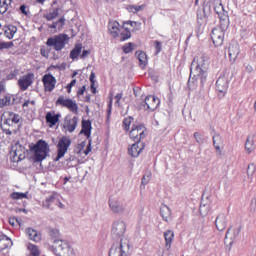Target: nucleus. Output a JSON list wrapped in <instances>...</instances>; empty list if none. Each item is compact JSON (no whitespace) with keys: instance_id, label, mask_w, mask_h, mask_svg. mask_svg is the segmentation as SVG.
Listing matches in <instances>:
<instances>
[{"instance_id":"1","label":"nucleus","mask_w":256,"mask_h":256,"mask_svg":"<svg viewBox=\"0 0 256 256\" xmlns=\"http://www.w3.org/2000/svg\"><path fill=\"white\" fill-rule=\"evenodd\" d=\"M125 231H127V225L123 220H116L112 223L111 235L113 239H120V243L112 245L109 256H131L129 239L123 238Z\"/></svg>"},{"instance_id":"2","label":"nucleus","mask_w":256,"mask_h":256,"mask_svg":"<svg viewBox=\"0 0 256 256\" xmlns=\"http://www.w3.org/2000/svg\"><path fill=\"white\" fill-rule=\"evenodd\" d=\"M199 77L201 80V84L205 85V81H207V70L209 69V56L205 54H201L200 56L194 57L191 68H190V76L193 75Z\"/></svg>"},{"instance_id":"3","label":"nucleus","mask_w":256,"mask_h":256,"mask_svg":"<svg viewBox=\"0 0 256 256\" xmlns=\"http://www.w3.org/2000/svg\"><path fill=\"white\" fill-rule=\"evenodd\" d=\"M30 153H33L34 163H41L49 157L51 153V148L47 141L40 139L36 143L29 144Z\"/></svg>"},{"instance_id":"4","label":"nucleus","mask_w":256,"mask_h":256,"mask_svg":"<svg viewBox=\"0 0 256 256\" xmlns=\"http://www.w3.org/2000/svg\"><path fill=\"white\" fill-rule=\"evenodd\" d=\"M68 41H69V35L62 33V34L49 37L46 41V45L47 47H54L56 51H63Z\"/></svg>"},{"instance_id":"5","label":"nucleus","mask_w":256,"mask_h":256,"mask_svg":"<svg viewBox=\"0 0 256 256\" xmlns=\"http://www.w3.org/2000/svg\"><path fill=\"white\" fill-rule=\"evenodd\" d=\"M69 147H71V138L67 136L60 138L57 144V156L54 158V161L57 162L63 159V157H65V153L69 151Z\"/></svg>"},{"instance_id":"6","label":"nucleus","mask_w":256,"mask_h":256,"mask_svg":"<svg viewBox=\"0 0 256 256\" xmlns=\"http://www.w3.org/2000/svg\"><path fill=\"white\" fill-rule=\"evenodd\" d=\"M145 125L143 124H133L129 132L130 139L134 142H142L141 139H145Z\"/></svg>"},{"instance_id":"7","label":"nucleus","mask_w":256,"mask_h":256,"mask_svg":"<svg viewBox=\"0 0 256 256\" xmlns=\"http://www.w3.org/2000/svg\"><path fill=\"white\" fill-rule=\"evenodd\" d=\"M1 123L3 125H8V127H15V125H19L21 121V115L15 112H6L0 118Z\"/></svg>"},{"instance_id":"8","label":"nucleus","mask_w":256,"mask_h":256,"mask_svg":"<svg viewBox=\"0 0 256 256\" xmlns=\"http://www.w3.org/2000/svg\"><path fill=\"white\" fill-rule=\"evenodd\" d=\"M59 243V245L55 246V250H53V253L56 256H76L75 250L69 245L67 241Z\"/></svg>"},{"instance_id":"9","label":"nucleus","mask_w":256,"mask_h":256,"mask_svg":"<svg viewBox=\"0 0 256 256\" xmlns=\"http://www.w3.org/2000/svg\"><path fill=\"white\" fill-rule=\"evenodd\" d=\"M159 105H161V100L154 95L147 96L142 103L144 111L149 112L155 111Z\"/></svg>"},{"instance_id":"10","label":"nucleus","mask_w":256,"mask_h":256,"mask_svg":"<svg viewBox=\"0 0 256 256\" xmlns=\"http://www.w3.org/2000/svg\"><path fill=\"white\" fill-rule=\"evenodd\" d=\"M56 105H60L61 107H67V109H69V111H71L72 113H79V106L77 105V103L73 101V99H65V96H59L56 101Z\"/></svg>"},{"instance_id":"11","label":"nucleus","mask_w":256,"mask_h":256,"mask_svg":"<svg viewBox=\"0 0 256 256\" xmlns=\"http://www.w3.org/2000/svg\"><path fill=\"white\" fill-rule=\"evenodd\" d=\"M211 13V5H204L203 9L197 10V23L199 27H203V25H207V21L209 20V14Z\"/></svg>"},{"instance_id":"12","label":"nucleus","mask_w":256,"mask_h":256,"mask_svg":"<svg viewBox=\"0 0 256 256\" xmlns=\"http://www.w3.org/2000/svg\"><path fill=\"white\" fill-rule=\"evenodd\" d=\"M225 29L220 27L212 30L211 39L215 47H221L223 45V41H225Z\"/></svg>"},{"instance_id":"13","label":"nucleus","mask_w":256,"mask_h":256,"mask_svg":"<svg viewBox=\"0 0 256 256\" xmlns=\"http://www.w3.org/2000/svg\"><path fill=\"white\" fill-rule=\"evenodd\" d=\"M35 79V74L27 73L24 76H21L18 80V87L20 91H27L29 87L33 85V80Z\"/></svg>"},{"instance_id":"14","label":"nucleus","mask_w":256,"mask_h":256,"mask_svg":"<svg viewBox=\"0 0 256 256\" xmlns=\"http://www.w3.org/2000/svg\"><path fill=\"white\" fill-rule=\"evenodd\" d=\"M42 83L44 85V91L51 93L55 89V85H57V79L53 74H45L42 77Z\"/></svg>"},{"instance_id":"15","label":"nucleus","mask_w":256,"mask_h":256,"mask_svg":"<svg viewBox=\"0 0 256 256\" xmlns=\"http://www.w3.org/2000/svg\"><path fill=\"white\" fill-rule=\"evenodd\" d=\"M216 89L222 97H225V93H227L229 89V78L225 75H221L216 81Z\"/></svg>"},{"instance_id":"16","label":"nucleus","mask_w":256,"mask_h":256,"mask_svg":"<svg viewBox=\"0 0 256 256\" xmlns=\"http://www.w3.org/2000/svg\"><path fill=\"white\" fill-rule=\"evenodd\" d=\"M144 149L145 142H134V144L128 147V155H130V157L137 158L141 153H143Z\"/></svg>"},{"instance_id":"17","label":"nucleus","mask_w":256,"mask_h":256,"mask_svg":"<svg viewBox=\"0 0 256 256\" xmlns=\"http://www.w3.org/2000/svg\"><path fill=\"white\" fill-rule=\"evenodd\" d=\"M43 207H46V209H55V207H60V209H63V203L59 201V198L52 195L46 198V200L43 202Z\"/></svg>"},{"instance_id":"18","label":"nucleus","mask_w":256,"mask_h":256,"mask_svg":"<svg viewBox=\"0 0 256 256\" xmlns=\"http://www.w3.org/2000/svg\"><path fill=\"white\" fill-rule=\"evenodd\" d=\"M109 207L112 213H125V204L117 199H110L109 200Z\"/></svg>"},{"instance_id":"19","label":"nucleus","mask_w":256,"mask_h":256,"mask_svg":"<svg viewBox=\"0 0 256 256\" xmlns=\"http://www.w3.org/2000/svg\"><path fill=\"white\" fill-rule=\"evenodd\" d=\"M49 235L51 237V240L53 241L52 251H55V247L57 245H60V242H65L63 239H61V234L59 233V230L57 229H51L49 231Z\"/></svg>"},{"instance_id":"20","label":"nucleus","mask_w":256,"mask_h":256,"mask_svg":"<svg viewBox=\"0 0 256 256\" xmlns=\"http://www.w3.org/2000/svg\"><path fill=\"white\" fill-rule=\"evenodd\" d=\"M79 123V118L74 116L72 119H66L64 124V129H67L69 133H73L77 129Z\"/></svg>"},{"instance_id":"21","label":"nucleus","mask_w":256,"mask_h":256,"mask_svg":"<svg viewBox=\"0 0 256 256\" xmlns=\"http://www.w3.org/2000/svg\"><path fill=\"white\" fill-rule=\"evenodd\" d=\"M135 55H137L139 67H141L142 69H147V65H149V58H147V53L139 50L136 51Z\"/></svg>"},{"instance_id":"22","label":"nucleus","mask_w":256,"mask_h":256,"mask_svg":"<svg viewBox=\"0 0 256 256\" xmlns=\"http://www.w3.org/2000/svg\"><path fill=\"white\" fill-rule=\"evenodd\" d=\"M215 226L218 231H225L227 229V217L225 214H220L216 217Z\"/></svg>"},{"instance_id":"23","label":"nucleus","mask_w":256,"mask_h":256,"mask_svg":"<svg viewBox=\"0 0 256 256\" xmlns=\"http://www.w3.org/2000/svg\"><path fill=\"white\" fill-rule=\"evenodd\" d=\"M239 45H230L228 48V54H229V59L231 63H235L237 61V58L239 57Z\"/></svg>"},{"instance_id":"24","label":"nucleus","mask_w":256,"mask_h":256,"mask_svg":"<svg viewBox=\"0 0 256 256\" xmlns=\"http://www.w3.org/2000/svg\"><path fill=\"white\" fill-rule=\"evenodd\" d=\"M245 150L248 154L253 153L255 151V134H250L245 142Z\"/></svg>"},{"instance_id":"25","label":"nucleus","mask_w":256,"mask_h":256,"mask_svg":"<svg viewBox=\"0 0 256 256\" xmlns=\"http://www.w3.org/2000/svg\"><path fill=\"white\" fill-rule=\"evenodd\" d=\"M91 129H93V127L91 125V120H83L82 121V129H81L80 133L82 135H85V137H87V139H89V137H91Z\"/></svg>"},{"instance_id":"26","label":"nucleus","mask_w":256,"mask_h":256,"mask_svg":"<svg viewBox=\"0 0 256 256\" xmlns=\"http://www.w3.org/2000/svg\"><path fill=\"white\" fill-rule=\"evenodd\" d=\"M119 27L120 24L117 21H112L108 24V31L114 39H116V37H119Z\"/></svg>"},{"instance_id":"27","label":"nucleus","mask_w":256,"mask_h":256,"mask_svg":"<svg viewBox=\"0 0 256 256\" xmlns=\"http://www.w3.org/2000/svg\"><path fill=\"white\" fill-rule=\"evenodd\" d=\"M9 247H13V241L11 238L6 235L0 236V252L5 251V249H9Z\"/></svg>"},{"instance_id":"28","label":"nucleus","mask_w":256,"mask_h":256,"mask_svg":"<svg viewBox=\"0 0 256 256\" xmlns=\"http://www.w3.org/2000/svg\"><path fill=\"white\" fill-rule=\"evenodd\" d=\"M59 117H61V114H54L51 112H48L46 114V123L49 124V127H55L57 123H59Z\"/></svg>"},{"instance_id":"29","label":"nucleus","mask_w":256,"mask_h":256,"mask_svg":"<svg viewBox=\"0 0 256 256\" xmlns=\"http://www.w3.org/2000/svg\"><path fill=\"white\" fill-rule=\"evenodd\" d=\"M218 17L220 20V27L222 29H227V27H229V13L224 10L218 14Z\"/></svg>"},{"instance_id":"30","label":"nucleus","mask_w":256,"mask_h":256,"mask_svg":"<svg viewBox=\"0 0 256 256\" xmlns=\"http://www.w3.org/2000/svg\"><path fill=\"white\" fill-rule=\"evenodd\" d=\"M213 146L215 147L216 151L221 154V145H223V137L217 132H214L212 136Z\"/></svg>"},{"instance_id":"31","label":"nucleus","mask_w":256,"mask_h":256,"mask_svg":"<svg viewBox=\"0 0 256 256\" xmlns=\"http://www.w3.org/2000/svg\"><path fill=\"white\" fill-rule=\"evenodd\" d=\"M15 33H17V26L10 24L4 27V35L7 39H13V37H15Z\"/></svg>"},{"instance_id":"32","label":"nucleus","mask_w":256,"mask_h":256,"mask_svg":"<svg viewBox=\"0 0 256 256\" xmlns=\"http://www.w3.org/2000/svg\"><path fill=\"white\" fill-rule=\"evenodd\" d=\"M12 150L15 152V155H18L19 159H25V146L21 145L17 142L13 147Z\"/></svg>"},{"instance_id":"33","label":"nucleus","mask_w":256,"mask_h":256,"mask_svg":"<svg viewBox=\"0 0 256 256\" xmlns=\"http://www.w3.org/2000/svg\"><path fill=\"white\" fill-rule=\"evenodd\" d=\"M160 215L163 221L168 222L169 219H171V208H169L167 205H162L160 208Z\"/></svg>"},{"instance_id":"34","label":"nucleus","mask_w":256,"mask_h":256,"mask_svg":"<svg viewBox=\"0 0 256 256\" xmlns=\"http://www.w3.org/2000/svg\"><path fill=\"white\" fill-rule=\"evenodd\" d=\"M175 237V233L172 230H167L164 232V239L166 241L165 247L166 249H171V243H173V238Z\"/></svg>"},{"instance_id":"35","label":"nucleus","mask_w":256,"mask_h":256,"mask_svg":"<svg viewBox=\"0 0 256 256\" xmlns=\"http://www.w3.org/2000/svg\"><path fill=\"white\" fill-rule=\"evenodd\" d=\"M26 233L31 241H35L36 243H39V241H41V235L37 233V230L33 228H28Z\"/></svg>"},{"instance_id":"36","label":"nucleus","mask_w":256,"mask_h":256,"mask_svg":"<svg viewBox=\"0 0 256 256\" xmlns=\"http://www.w3.org/2000/svg\"><path fill=\"white\" fill-rule=\"evenodd\" d=\"M12 3L13 0H0V15H5L9 11Z\"/></svg>"},{"instance_id":"37","label":"nucleus","mask_w":256,"mask_h":256,"mask_svg":"<svg viewBox=\"0 0 256 256\" xmlns=\"http://www.w3.org/2000/svg\"><path fill=\"white\" fill-rule=\"evenodd\" d=\"M81 51H83V44H76L74 49L70 52V59L75 61V59L81 55Z\"/></svg>"},{"instance_id":"38","label":"nucleus","mask_w":256,"mask_h":256,"mask_svg":"<svg viewBox=\"0 0 256 256\" xmlns=\"http://www.w3.org/2000/svg\"><path fill=\"white\" fill-rule=\"evenodd\" d=\"M59 11H61V8H54L52 12L44 15V19L47 21H53V19H57V17H59Z\"/></svg>"},{"instance_id":"39","label":"nucleus","mask_w":256,"mask_h":256,"mask_svg":"<svg viewBox=\"0 0 256 256\" xmlns=\"http://www.w3.org/2000/svg\"><path fill=\"white\" fill-rule=\"evenodd\" d=\"M28 251H30V255L29 256H39L41 255V252L39 251V247H37V245L35 244H28L27 246Z\"/></svg>"},{"instance_id":"40","label":"nucleus","mask_w":256,"mask_h":256,"mask_svg":"<svg viewBox=\"0 0 256 256\" xmlns=\"http://www.w3.org/2000/svg\"><path fill=\"white\" fill-rule=\"evenodd\" d=\"M123 28L124 31L120 33V41H127V39H131V30L125 26Z\"/></svg>"},{"instance_id":"41","label":"nucleus","mask_w":256,"mask_h":256,"mask_svg":"<svg viewBox=\"0 0 256 256\" xmlns=\"http://www.w3.org/2000/svg\"><path fill=\"white\" fill-rule=\"evenodd\" d=\"M133 119H134L133 116L124 118L122 125L125 131H129L131 129V124L133 123Z\"/></svg>"},{"instance_id":"42","label":"nucleus","mask_w":256,"mask_h":256,"mask_svg":"<svg viewBox=\"0 0 256 256\" xmlns=\"http://www.w3.org/2000/svg\"><path fill=\"white\" fill-rule=\"evenodd\" d=\"M145 9V5H129L128 6V11L130 13H139V11H143Z\"/></svg>"},{"instance_id":"43","label":"nucleus","mask_w":256,"mask_h":256,"mask_svg":"<svg viewBox=\"0 0 256 256\" xmlns=\"http://www.w3.org/2000/svg\"><path fill=\"white\" fill-rule=\"evenodd\" d=\"M10 197H11V199H14V200L27 199V192L26 193H23V192H13L10 195Z\"/></svg>"},{"instance_id":"44","label":"nucleus","mask_w":256,"mask_h":256,"mask_svg":"<svg viewBox=\"0 0 256 256\" xmlns=\"http://www.w3.org/2000/svg\"><path fill=\"white\" fill-rule=\"evenodd\" d=\"M51 53V49H49L47 46H41L40 47V55L42 57H45V59H49V54Z\"/></svg>"},{"instance_id":"45","label":"nucleus","mask_w":256,"mask_h":256,"mask_svg":"<svg viewBox=\"0 0 256 256\" xmlns=\"http://www.w3.org/2000/svg\"><path fill=\"white\" fill-rule=\"evenodd\" d=\"M10 161L12 163H19V161H23V159H19V154H15V150L10 152Z\"/></svg>"},{"instance_id":"46","label":"nucleus","mask_w":256,"mask_h":256,"mask_svg":"<svg viewBox=\"0 0 256 256\" xmlns=\"http://www.w3.org/2000/svg\"><path fill=\"white\" fill-rule=\"evenodd\" d=\"M20 13H22V15H25V17H29L31 15V12L29 11V7H27V5L22 4L19 8Z\"/></svg>"},{"instance_id":"47","label":"nucleus","mask_w":256,"mask_h":256,"mask_svg":"<svg viewBox=\"0 0 256 256\" xmlns=\"http://www.w3.org/2000/svg\"><path fill=\"white\" fill-rule=\"evenodd\" d=\"M113 111V97H110L107 108V120L111 119V113Z\"/></svg>"},{"instance_id":"48","label":"nucleus","mask_w":256,"mask_h":256,"mask_svg":"<svg viewBox=\"0 0 256 256\" xmlns=\"http://www.w3.org/2000/svg\"><path fill=\"white\" fill-rule=\"evenodd\" d=\"M194 138L196 140V143H198L199 145L205 143V138H203V135L199 132L194 133Z\"/></svg>"},{"instance_id":"49","label":"nucleus","mask_w":256,"mask_h":256,"mask_svg":"<svg viewBox=\"0 0 256 256\" xmlns=\"http://www.w3.org/2000/svg\"><path fill=\"white\" fill-rule=\"evenodd\" d=\"M154 45H155V55H159V53H161V51L163 50V44L161 43V41H154Z\"/></svg>"},{"instance_id":"50","label":"nucleus","mask_w":256,"mask_h":256,"mask_svg":"<svg viewBox=\"0 0 256 256\" xmlns=\"http://www.w3.org/2000/svg\"><path fill=\"white\" fill-rule=\"evenodd\" d=\"M231 231L234 233V239L235 237H238V235L241 233V227L234 228L233 230L230 228L226 232V237H229L231 235Z\"/></svg>"},{"instance_id":"51","label":"nucleus","mask_w":256,"mask_h":256,"mask_svg":"<svg viewBox=\"0 0 256 256\" xmlns=\"http://www.w3.org/2000/svg\"><path fill=\"white\" fill-rule=\"evenodd\" d=\"M151 181V172H146L144 176L142 177L141 183L143 185H149V182Z\"/></svg>"},{"instance_id":"52","label":"nucleus","mask_w":256,"mask_h":256,"mask_svg":"<svg viewBox=\"0 0 256 256\" xmlns=\"http://www.w3.org/2000/svg\"><path fill=\"white\" fill-rule=\"evenodd\" d=\"M123 52L127 55L133 51V43L129 42L123 46Z\"/></svg>"},{"instance_id":"53","label":"nucleus","mask_w":256,"mask_h":256,"mask_svg":"<svg viewBox=\"0 0 256 256\" xmlns=\"http://www.w3.org/2000/svg\"><path fill=\"white\" fill-rule=\"evenodd\" d=\"M13 45V42H0V51H3V49H11Z\"/></svg>"},{"instance_id":"54","label":"nucleus","mask_w":256,"mask_h":256,"mask_svg":"<svg viewBox=\"0 0 256 256\" xmlns=\"http://www.w3.org/2000/svg\"><path fill=\"white\" fill-rule=\"evenodd\" d=\"M6 107L7 105H11V97L5 96L1 101H0V106Z\"/></svg>"},{"instance_id":"55","label":"nucleus","mask_w":256,"mask_h":256,"mask_svg":"<svg viewBox=\"0 0 256 256\" xmlns=\"http://www.w3.org/2000/svg\"><path fill=\"white\" fill-rule=\"evenodd\" d=\"M214 11L216 14H221L222 12L225 11V8L223 7L222 3H219L217 6H214Z\"/></svg>"},{"instance_id":"56","label":"nucleus","mask_w":256,"mask_h":256,"mask_svg":"<svg viewBox=\"0 0 256 256\" xmlns=\"http://www.w3.org/2000/svg\"><path fill=\"white\" fill-rule=\"evenodd\" d=\"M114 99L115 101V105H119L121 103V99H123V93H118L115 95Z\"/></svg>"},{"instance_id":"57","label":"nucleus","mask_w":256,"mask_h":256,"mask_svg":"<svg viewBox=\"0 0 256 256\" xmlns=\"http://www.w3.org/2000/svg\"><path fill=\"white\" fill-rule=\"evenodd\" d=\"M76 83H77V80L76 79H73L68 85H67V92L68 93H71V89L73 88V87H75V85H76Z\"/></svg>"},{"instance_id":"58","label":"nucleus","mask_w":256,"mask_h":256,"mask_svg":"<svg viewBox=\"0 0 256 256\" xmlns=\"http://www.w3.org/2000/svg\"><path fill=\"white\" fill-rule=\"evenodd\" d=\"M17 75H19V70H14L10 74H8L7 78L8 79H16Z\"/></svg>"},{"instance_id":"59","label":"nucleus","mask_w":256,"mask_h":256,"mask_svg":"<svg viewBox=\"0 0 256 256\" xmlns=\"http://www.w3.org/2000/svg\"><path fill=\"white\" fill-rule=\"evenodd\" d=\"M247 173H248V175H253V173H255V165L254 164L248 165Z\"/></svg>"},{"instance_id":"60","label":"nucleus","mask_w":256,"mask_h":256,"mask_svg":"<svg viewBox=\"0 0 256 256\" xmlns=\"http://www.w3.org/2000/svg\"><path fill=\"white\" fill-rule=\"evenodd\" d=\"M56 23H58L59 28L65 27V17H61Z\"/></svg>"},{"instance_id":"61","label":"nucleus","mask_w":256,"mask_h":256,"mask_svg":"<svg viewBox=\"0 0 256 256\" xmlns=\"http://www.w3.org/2000/svg\"><path fill=\"white\" fill-rule=\"evenodd\" d=\"M85 91H87V86L84 85V86H82V87L78 90V92H77L78 97L81 96V95H84Z\"/></svg>"},{"instance_id":"62","label":"nucleus","mask_w":256,"mask_h":256,"mask_svg":"<svg viewBox=\"0 0 256 256\" xmlns=\"http://www.w3.org/2000/svg\"><path fill=\"white\" fill-rule=\"evenodd\" d=\"M89 153H91V140L89 141V143L84 151L85 155H89Z\"/></svg>"},{"instance_id":"63","label":"nucleus","mask_w":256,"mask_h":256,"mask_svg":"<svg viewBox=\"0 0 256 256\" xmlns=\"http://www.w3.org/2000/svg\"><path fill=\"white\" fill-rule=\"evenodd\" d=\"M89 53H91L89 50H83L82 54L80 55V58L85 59V57H87V55H89Z\"/></svg>"},{"instance_id":"64","label":"nucleus","mask_w":256,"mask_h":256,"mask_svg":"<svg viewBox=\"0 0 256 256\" xmlns=\"http://www.w3.org/2000/svg\"><path fill=\"white\" fill-rule=\"evenodd\" d=\"M247 73H253V66H251L250 64H247L245 67Z\"/></svg>"}]
</instances>
